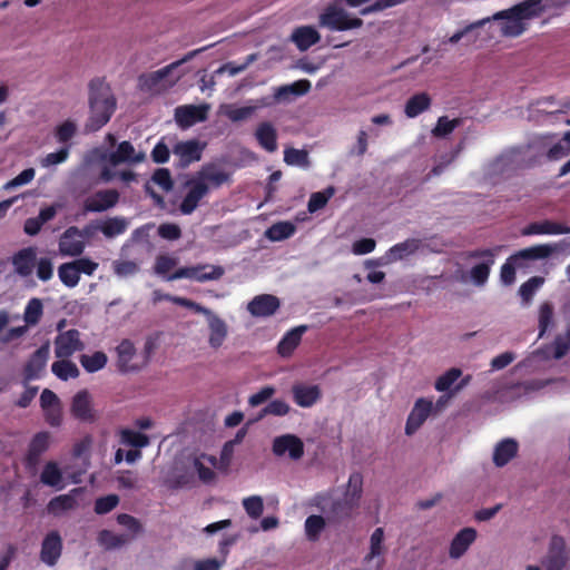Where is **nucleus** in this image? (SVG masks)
Instances as JSON below:
<instances>
[{"label": "nucleus", "mask_w": 570, "mask_h": 570, "mask_svg": "<svg viewBox=\"0 0 570 570\" xmlns=\"http://www.w3.org/2000/svg\"><path fill=\"white\" fill-rule=\"evenodd\" d=\"M90 117L86 124V130L94 132L102 128L116 110V98L110 87L100 78L89 82Z\"/></svg>", "instance_id": "f257e3e1"}, {"label": "nucleus", "mask_w": 570, "mask_h": 570, "mask_svg": "<svg viewBox=\"0 0 570 570\" xmlns=\"http://www.w3.org/2000/svg\"><path fill=\"white\" fill-rule=\"evenodd\" d=\"M566 239L552 244H539L523 248L511 255L501 266L500 277L504 285H511L515 281V271L528 267V261L546 259L552 254L561 250L566 245Z\"/></svg>", "instance_id": "f03ea898"}, {"label": "nucleus", "mask_w": 570, "mask_h": 570, "mask_svg": "<svg viewBox=\"0 0 570 570\" xmlns=\"http://www.w3.org/2000/svg\"><path fill=\"white\" fill-rule=\"evenodd\" d=\"M318 511L325 514L326 520L331 524H340L352 518L357 504L348 498L334 499L328 493H317L312 503Z\"/></svg>", "instance_id": "7ed1b4c3"}, {"label": "nucleus", "mask_w": 570, "mask_h": 570, "mask_svg": "<svg viewBox=\"0 0 570 570\" xmlns=\"http://www.w3.org/2000/svg\"><path fill=\"white\" fill-rule=\"evenodd\" d=\"M320 26L331 30L345 31L362 27L363 20L360 18H350L344 9L330 6L320 16Z\"/></svg>", "instance_id": "20e7f679"}, {"label": "nucleus", "mask_w": 570, "mask_h": 570, "mask_svg": "<svg viewBox=\"0 0 570 570\" xmlns=\"http://www.w3.org/2000/svg\"><path fill=\"white\" fill-rule=\"evenodd\" d=\"M186 186L188 191L179 205V210L183 215H190L198 207L199 202L209 193V186L196 177L188 179Z\"/></svg>", "instance_id": "39448f33"}, {"label": "nucleus", "mask_w": 570, "mask_h": 570, "mask_svg": "<svg viewBox=\"0 0 570 570\" xmlns=\"http://www.w3.org/2000/svg\"><path fill=\"white\" fill-rule=\"evenodd\" d=\"M204 148L205 144H202L197 139L178 141L173 148L174 155L178 158L177 167L185 169L193 163L199 161Z\"/></svg>", "instance_id": "423d86ee"}, {"label": "nucleus", "mask_w": 570, "mask_h": 570, "mask_svg": "<svg viewBox=\"0 0 570 570\" xmlns=\"http://www.w3.org/2000/svg\"><path fill=\"white\" fill-rule=\"evenodd\" d=\"M70 412L80 422L94 423L97 420L91 395L87 390H81L73 395Z\"/></svg>", "instance_id": "0eeeda50"}, {"label": "nucleus", "mask_w": 570, "mask_h": 570, "mask_svg": "<svg viewBox=\"0 0 570 570\" xmlns=\"http://www.w3.org/2000/svg\"><path fill=\"white\" fill-rule=\"evenodd\" d=\"M120 194L116 189L97 190L87 197L83 209L87 213H101L115 207L119 202Z\"/></svg>", "instance_id": "6e6552de"}, {"label": "nucleus", "mask_w": 570, "mask_h": 570, "mask_svg": "<svg viewBox=\"0 0 570 570\" xmlns=\"http://www.w3.org/2000/svg\"><path fill=\"white\" fill-rule=\"evenodd\" d=\"M83 347L80 333L75 328L60 333L55 340V354L58 358H67Z\"/></svg>", "instance_id": "1a4fd4ad"}, {"label": "nucleus", "mask_w": 570, "mask_h": 570, "mask_svg": "<svg viewBox=\"0 0 570 570\" xmlns=\"http://www.w3.org/2000/svg\"><path fill=\"white\" fill-rule=\"evenodd\" d=\"M59 253L62 256L77 257L83 253L86 247L85 242L81 239L80 229L77 226L68 227L60 236Z\"/></svg>", "instance_id": "9d476101"}, {"label": "nucleus", "mask_w": 570, "mask_h": 570, "mask_svg": "<svg viewBox=\"0 0 570 570\" xmlns=\"http://www.w3.org/2000/svg\"><path fill=\"white\" fill-rule=\"evenodd\" d=\"M208 106L207 105H185L175 109V120L177 125L183 128H189L197 122L207 119Z\"/></svg>", "instance_id": "9b49d317"}, {"label": "nucleus", "mask_w": 570, "mask_h": 570, "mask_svg": "<svg viewBox=\"0 0 570 570\" xmlns=\"http://www.w3.org/2000/svg\"><path fill=\"white\" fill-rule=\"evenodd\" d=\"M273 452L277 456L288 453L292 460H299L304 455V443L294 434H285L274 439Z\"/></svg>", "instance_id": "f8f14e48"}, {"label": "nucleus", "mask_w": 570, "mask_h": 570, "mask_svg": "<svg viewBox=\"0 0 570 570\" xmlns=\"http://www.w3.org/2000/svg\"><path fill=\"white\" fill-rule=\"evenodd\" d=\"M433 410V403L430 400L424 397L419 399L412 411L410 412L406 424H405V434L412 435L414 434L426 421L429 415Z\"/></svg>", "instance_id": "ddd939ff"}, {"label": "nucleus", "mask_w": 570, "mask_h": 570, "mask_svg": "<svg viewBox=\"0 0 570 570\" xmlns=\"http://www.w3.org/2000/svg\"><path fill=\"white\" fill-rule=\"evenodd\" d=\"M568 560L566 541L561 535L550 540L548 556L544 562L547 570H562Z\"/></svg>", "instance_id": "4468645a"}, {"label": "nucleus", "mask_w": 570, "mask_h": 570, "mask_svg": "<svg viewBox=\"0 0 570 570\" xmlns=\"http://www.w3.org/2000/svg\"><path fill=\"white\" fill-rule=\"evenodd\" d=\"M50 440L51 435L47 431H41L33 435L29 443L28 452L24 460L26 466L28 469H35L39 464L41 455L50 446Z\"/></svg>", "instance_id": "2eb2a0df"}, {"label": "nucleus", "mask_w": 570, "mask_h": 570, "mask_svg": "<svg viewBox=\"0 0 570 570\" xmlns=\"http://www.w3.org/2000/svg\"><path fill=\"white\" fill-rule=\"evenodd\" d=\"M279 306L278 297L271 294H261L248 303L247 311L255 317H268L274 315Z\"/></svg>", "instance_id": "dca6fc26"}, {"label": "nucleus", "mask_w": 570, "mask_h": 570, "mask_svg": "<svg viewBox=\"0 0 570 570\" xmlns=\"http://www.w3.org/2000/svg\"><path fill=\"white\" fill-rule=\"evenodd\" d=\"M62 539L58 531H50L41 544L40 558L48 566H55L61 556Z\"/></svg>", "instance_id": "f3484780"}, {"label": "nucleus", "mask_w": 570, "mask_h": 570, "mask_svg": "<svg viewBox=\"0 0 570 570\" xmlns=\"http://www.w3.org/2000/svg\"><path fill=\"white\" fill-rule=\"evenodd\" d=\"M49 346L47 344L37 348L24 366V384L31 380L39 379L49 358Z\"/></svg>", "instance_id": "a211bd4d"}, {"label": "nucleus", "mask_w": 570, "mask_h": 570, "mask_svg": "<svg viewBox=\"0 0 570 570\" xmlns=\"http://www.w3.org/2000/svg\"><path fill=\"white\" fill-rule=\"evenodd\" d=\"M542 0H525L514 7L499 11L491 19L501 20V19H510L515 18L517 20L529 19L532 16L537 14L535 8L541 4Z\"/></svg>", "instance_id": "6ab92c4d"}, {"label": "nucleus", "mask_w": 570, "mask_h": 570, "mask_svg": "<svg viewBox=\"0 0 570 570\" xmlns=\"http://www.w3.org/2000/svg\"><path fill=\"white\" fill-rule=\"evenodd\" d=\"M561 234H570V226L549 219L530 223L522 229L524 236Z\"/></svg>", "instance_id": "aec40b11"}, {"label": "nucleus", "mask_w": 570, "mask_h": 570, "mask_svg": "<svg viewBox=\"0 0 570 570\" xmlns=\"http://www.w3.org/2000/svg\"><path fill=\"white\" fill-rule=\"evenodd\" d=\"M476 537L478 532L474 528L466 527L461 529L451 541L449 549L450 558H461L475 541Z\"/></svg>", "instance_id": "412c9836"}, {"label": "nucleus", "mask_w": 570, "mask_h": 570, "mask_svg": "<svg viewBox=\"0 0 570 570\" xmlns=\"http://www.w3.org/2000/svg\"><path fill=\"white\" fill-rule=\"evenodd\" d=\"M294 402L301 407L313 406L322 396L318 385L297 383L292 386Z\"/></svg>", "instance_id": "4be33fe9"}, {"label": "nucleus", "mask_w": 570, "mask_h": 570, "mask_svg": "<svg viewBox=\"0 0 570 570\" xmlns=\"http://www.w3.org/2000/svg\"><path fill=\"white\" fill-rule=\"evenodd\" d=\"M145 158L144 153H136L132 144L125 140L109 155L108 160L111 165L117 166L122 163L139 164L142 163Z\"/></svg>", "instance_id": "5701e85b"}, {"label": "nucleus", "mask_w": 570, "mask_h": 570, "mask_svg": "<svg viewBox=\"0 0 570 570\" xmlns=\"http://www.w3.org/2000/svg\"><path fill=\"white\" fill-rule=\"evenodd\" d=\"M519 451V443L511 438H507L498 442L493 450V463L497 468L505 466L514 459Z\"/></svg>", "instance_id": "b1692460"}, {"label": "nucleus", "mask_w": 570, "mask_h": 570, "mask_svg": "<svg viewBox=\"0 0 570 570\" xmlns=\"http://www.w3.org/2000/svg\"><path fill=\"white\" fill-rule=\"evenodd\" d=\"M204 316H206L209 327L208 343L213 348H218L223 345L227 336V325L223 318L214 314L210 309L209 314H204Z\"/></svg>", "instance_id": "393cba45"}, {"label": "nucleus", "mask_w": 570, "mask_h": 570, "mask_svg": "<svg viewBox=\"0 0 570 570\" xmlns=\"http://www.w3.org/2000/svg\"><path fill=\"white\" fill-rule=\"evenodd\" d=\"M37 253L33 247L22 248L12 256V265L16 273L21 277H27L32 273L36 264Z\"/></svg>", "instance_id": "a878e982"}, {"label": "nucleus", "mask_w": 570, "mask_h": 570, "mask_svg": "<svg viewBox=\"0 0 570 570\" xmlns=\"http://www.w3.org/2000/svg\"><path fill=\"white\" fill-rule=\"evenodd\" d=\"M117 353V367L121 373H128L137 371L138 367L131 364L132 358L136 355V347L134 343L125 338L116 347Z\"/></svg>", "instance_id": "bb28decb"}, {"label": "nucleus", "mask_w": 570, "mask_h": 570, "mask_svg": "<svg viewBox=\"0 0 570 570\" xmlns=\"http://www.w3.org/2000/svg\"><path fill=\"white\" fill-rule=\"evenodd\" d=\"M180 61L173 62L161 69H158L153 72L142 73L138 77V85L139 88L144 91H153L155 90L158 85L166 79L169 73L179 66Z\"/></svg>", "instance_id": "cd10ccee"}, {"label": "nucleus", "mask_w": 570, "mask_h": 570, "mask_svg": "<svg viewBox=\"0 0 570 570\" xmlns=\"http://www.w3.org/2000/svg\"><path fill=\"white\" fill-rule=\"evenodd\" d=\"M320 39L321 36L318 31L312 26L297 27L291 36V40L301 51H306L312 46L316 45Z\"/></svg>", "instance_id": "c85d7f7f"}, {"label": "nucleus", "mask_w": 570, "mask_h": 570, "mask_svg": "<svg viewBox=\"0 0 570 570\" xmlns=\"http://www.w3.org/2000/svg\"><path fill=\"white\" fill-rule=\"evenodd\" d=\"M307 326L301 325L288 331L279 341L277 352L283 357H288L302 341V335L306 332Z\"/></svg>", "instance_id": "c756f323"}, {"label": "nucleus", "mask_w": 570, "mask_h": 570, "mask_svg": "<svg viewBox=\"0 0 570 570\" xmlns=\"http://www.w3.org/2000/svg\"><path fill=\"white\" fill-rule=\"evenodd\" d=\"M195 177L197 179H202L204 184H207L209 187L212 186L214 188L220 187L229 179V175L227 173L213 164L203 166Z\"/></svg>", "instance_id": "7c9ffc66"}, {"label": "nucleus", "mask_w": 570, "mask_h": 570, "mask_svg": "<svg viewBox=\"0 0 570 570\" xmlns=\"http://www.w3.org/2000/svg\"><path fill=\"white\" fill-rule=\"evenodd\" d=\"M128 220L125 217L115 216L106 218L96 225L97 230L106 238H115L122 235L128 228Z\"/></svg>", "instance_id": "2f4dec72"}, {"label": "nucleus", "mask_w": 570, "mask_h": 570, "mask_svg": "<svg viewBox=\"0 0 570 570\" xmlns=\"http://www.w3.org/2000/svg\"><path fill=\"white\" fill-rule=\"evenodd\" d=\"M255 137L258 144L268 153L277 149V132L269 122H262L256 129Z\"/></svg>", "instance_id": "473e14b6"}, {"label": "nucleus", "mask_w": 570, "mask_h": 570, "mask_svg": "<svg viewBox=\"0 0 570 570\" xmlns=\"http://www.w3.org/2000/svg\"><path fill=\"white\" fill-rule=\"evenodd\" d=\"M421 245V240L415 238L405 239L402 243H397L392 246L387 253L386 257L390 262L401 261L412 254H414Z\"/></svg>", "instance_id": "72a5a7b5"}, {"label": "nucleus", "mask_w": 570, "mask_h": 570, "mask_svg": "<svg viewBox=\"0 0 570 570\" xmlns=\"http://www.w3.org/2000/svg\"><path fill=\"white\" fill-rule=\"evenodd\" d=\"M431 106V98L426 92L415 94L405 104L404 112L409 118H415Z\"/></svg>", "instance_id": "f704fd0d"}, {"label": "nucleus", "mask_w": 570, "mask_h": 570, "mask_svg": "<svg viewBox=\"0 0 570 570\" xmlns=\"http://www.w3.org/2000/svg\"><path fill=\"white\" fill-rule=\"evenodd\" d=\"M62 480V472L58 464L53 461L47 462L40 474V481L48 487L61 490L63 488Z\"/></svg>", "instance_id": "c9c22d12"}, {"label": "nucleus", "mask_w": 570, "mask_h": 570, "mask_svg": "<svg viewBox=\"0 0 570 570\" xmlns=\"http://www.w3.org/2000/svg\"><path fill=\"white\" fill-rule=\"evenodd\" d=\"M326 517L324 518L320 514H312L307 517L304 523L306 539L311 542L318 541L326 527Z\"/></svg>", "instance_id": "e433bc0d"}, {"label": "nucleus", "mask_w": 570, "mask_h": 570, "mask_svg": "<svg viewBox=\"0 0 570 570\" xmlns=\"http://www.w3.org/2000/svg\"><path fill=\"white\" fill-rule=\"evenodd\" d=\"M191 269L194 271V276H191V279L200 283L216 281L224 275V268L222 266L210 264H200L197 266H191Z\"/></svg>", "instance_id": "4c0bfd02"}, {"label": "nucleus", "mask_w": 570, "mask_h": 570, "mask_svg": "<svg viewBox=\"0 0 570 570\" xmlns=\"http://www.w3.org/2000/svg\"><path fill=\"white\" fill-rule=\"evenodd\" d=\"M296 227L291 222H278L267 228L265 235L272 242H281L294 235Z\"/></svg>", "instance_id": "58836bf2"}, {"label": "nucleus", "mask_w": 570, "mask_h": 570, "mask_svg": "<svg viewBox=\"0 0 570 570\" xmlns=\"http://www.w3.org/2000/svg\"><path fill=\"white\" fill-rule=\"evenodd\" d=\"M79 362L86 372L95 373L102 370L106 366L108 357L105 352L97 351L91 355L82 354L79 357Z\"/></svg>", "instance_id": "ea45409f"}, {"label": "nucleus", "mask_w": 570, "mask_h": 570, "mask_svg": "<svg viewBox=\"0 0 570 570\" xmlns=\"http://www.w3.org/2000/svg\"><path fill=\"white\" fill-rule=\"evenodd\" d=\"M51 371L58 379L62 381L77 379L80 374L77 365L73 362L63 358L53 362L51 365Z\"/></svg>", "instance_id": "a19ab883"}, {"label": "nucleus", "mask_w": 570, "mask_h": 570, "mask_svg": "<svg viewBox=\"0 0 570 570\" xmlns=\"http://www.w3.org/2000/svg\"><path fill=\"white\" fill-rule=\"evenodd\" d=\"M58 276L61 283L69 288L76 287L80 281V275L73 262L61 264L58 267Z\"/></svg>", "instance_id": "79ce46f5"}, {"label": "nucleus", "mask_w": 570, "mask_h": 570, "mask_svg": "<svg viewBox=\"0 0 570 570\" xmlns=\"http://www.w3.org/2000/svg\"><path fill=\"white\" fill-rule=\"evenodd\" d=\"M77 500L72 494H61L52 498L48 503V511L52 514L75 509Z\"/></svg>", "instance_id": "37998d69"}, {"label": "nucleus", "mask_w": 570, "mask_h": 570, "mask_svg": "<svg viewBox=\"0 0 570 570\" xmlns=\"http://www.w3.org/2000/svg\"><path fill=\"white\" fill-rule=\"evenodd\" d=\"M129 538L125 534H115L110 530H101L98 533V542L108 550L119 548L128 542Z\"/></svg>", "instance_id": "c03bdc74"}, {"label": "nucleus", "mask_w": 570, "mask_h": 570, "mask_svg": "<svg viewBox=\"0 0 570 570\" xmlns=\"http://www.w3.org/2000/svg\"><path fill=\"white\" fill-rule=\"evenodd\" d=\"M42 313H43V305H42L41 299L33 297L28 302V304L24 308V314H23L24 322L28 325H36L39 323V321L42 316Z\"/></svg>", "instance_id": "a18cd8bd"}, {"label": "nucleus", "mask_w": 570, "mask_h": 570, "mask_svg": "<svg viewBox=\"0 0 570 570\" xmlns=\"http://www.w3.org/2000/svg\"><path fill=\"white\" fill-rule=\"evenodd\" d=\"M551 348L553 350V357L556 360H561L567 353L570 351V325L567 327L563 334H558L552 344Z\"/></svg>", "instance_id": "49530a36"}, {"label": "nucleus", "mask_w": 570, "mask_h": 570, "mask_svg": "<svg viewBox=\"0 0 570 570\" xmlns=\"http://www.w3.org/2000/svg\"><path fill=\"white\" fill-rule=\"evenodd\" d=\"M120 435H121V442L124 444H127V445H130V446H134L137 449L145 448L149 444V438L141 432H137V431H134L130 429H124V430H121Z\"/></svg>", "instance_id": "de8ad7c7"}, {"label": "nucleus", "mask_w": 570, "mask_h": 570, "mask_svg": "<svg viewBox=\"0 0 570 570\" xmlns=\"http://www.w3.org/2000/svg\"><path fill=\"white\" fill-rule=\"evenodd\" d=\"M554 309L550 302H544L539 308V337H542L553 324Z\"/></svg>", "instance_id": "09e8293b"}, {"label": "nucleus", "mask_w": 570, "mask_h": 570, "mask_svg": "<svg viewBox=\"0 0 570 570\" xmlns=\"http://www.w3.org/2000/svg\"><path fill=\"white\" fill-rule=\"evenodd\" d=\"M284 161L289 166L307 167L309 165L307 151L293 147L284 150Z\"/></svg>", "instance_id": "8fccbe9b"}, {"label": "nucleus", "mask_w": 570, "mask_h": 570, "mask_svg": "<svg viewBox=\"0 0 570 570\" xmlns=\"http://www.w3.org/2000/svg\"><path fill=\"white\" fill-rule=\"evenodd\" d=\"M362 491H363V476L358 472H353L348 478L345 498H348V500H353L357 504L358 500L361 499Z\"/></svg>", "instance_id": "3c124183"}, {"label": "nucleus", "mask_w": 570, "mask_h": 570, "mask_svg": "<svg viewBox=\"0 0 570 570\" xmlns=\"http://www.w3.org/2000/svg\"><path fill=\"white\" fill-rule=\"evenodd\" d=\"M334 194V188L328 187L324 191L313 193L307 203V209L309 213H315L324 208Z\"/></svg>", "instance_id": "603ef678"}, {"label": "nucleus", "mask_w": 570, "mask_h": 570, "mask_svg": "<svg viewBox=\"0 0 570 570\" xmlns=\"http://www.w3.org/2000/svg\"><path fill=\"white\" fill-rule=\"evenodd\" d=\"M493 264L494 259H488V262L480 263L471 268L470 276L476 286H482L487 283Z\"/></svg>", "instance_id": "864d4df0"}, {"label": "nucleus", "mask_w": 570, "mask_h": 570, "mask_svg": "<svg viewBox=\"0 0 570 570\" xmlns=\"http://www.w3.org/2000/svg\"><path fill=\"white\" fill-rule=\"evenodd\" d=\"M544 283V278L540 276H533L529 278L527 282H524L520 288L519 294L523 302L530 303L535 294V292L539 289V287Z\"/></svg>", "instance_id": "5fc2aeb1"}, {"label": "nucleus", "mask_w": 570, "mask_h": 570, "mask_svg": "<svg viewBox=\"0 0 570 570\" xmlns=\"http://www.w3.org/2000/svg\"><path fill=\"white\" fill-rule=\"evenodd\" d=\"M243 507L250 519H258L264 511L263 498L259 495H250L243 500Z\"/></svg>", "instance_id": "6e6d98bb"}, {"label": "nucleus", "mask_w": 570, "mask_h": 570, "mask_svg": "<svg viewBox=\"0 0 570 570\" xmlns=\"http://www.w3.org/2000/svg\"><path fill=\"white\" fill-rule=\"evenodd\" d=\"M462 375V371L456 367L448 370L435 381V390L439 392H445L455 383V381Z\"/></svg>", "instance_id": "4d7b16f0"}, {"label": "nucleus", "mask_w": 570, "mask_h": 570, "mask_svg": "<svg viewBox=\"0 0 570 570\" xmlns=\"http://www.w3.org/2000/svg\"><path fill=\"white\" fill-rule=\"evenodd\" d=\"M289 405L283 400H273L259 413L258 420L266 415L284 416L289 413Z\"/></svg>", "instance_id": "13d9d810"}, {"label": "nucleus", "mask_w": 570, "mask_h": 570, "mask_svg": "<svg viewBox=\"0 0 570 570\" xmlns=\"http://www.w3.org/2000/svg\"><path fill=\"white\" fill-rule=\"evenodd\" d=\"M119 503V497L117 494H108L96 499L94 511L99 514H106L112 511Z\"/></svg>", "instance_id": "bf43d9fd"}, {"label": "nucleus", "mask_w": 570, "mask_h": 570, "mask_svg": "<svg viewBox=\"0 0 570 570\" xmlns=\"http://www.w3.org/2000/svg\"><path fill=\"white\" fill-rule=\"evenodd\" d=\"M460 122L461 120L458 118L449 119L446 116H442L438 119V124L432 132L435 137H445L451 134Z\"/></svg>", "instance_id": "052dcab7"}, {"label": "nucleus", "mask_w": 570, "mask_h": 570, "mask_svg": "<svg viewBox=\"0 0 570 570\" xmlns=\"http://www.w3.org/2000/svg\"><path fill=\"white\" fill-rule=\"evenodd\" d=\"M151 180L165 191H170L174 187V180L167 168H157L151 176Z\"/></svg>", "instance_id": "680f3d73"}, {"label": "nucleus", "mask_w": 570, "mask_h": 570, "mask_svg": "<svg viewBox=\"0 0 570 570\" xmlns=\"http://www.w3.org/2000/svg\"><path fill=\"white\" fill-rule=\"evenodd\" d=\"M77 131L76 124L71 120H66L56 128V138L59 142H68Z\"/></svg>", "instance_id": "e2e57ef3"}, {"label": "nucleus", "mask_w": 570, "mask_h": 570, "mask_svg": "<svg viewBox=\"0 0 570 570\" xmlns=\"http://www.w3.org/2000/svg\"><path fill=\"white\" fill-rule=\"evenodd\" d=\"M177 265V259L168 255H158L156 257L154 271L156 274L165 276Z\"/></svg>", "instance_id": "0e129e2a"}, {"label": "nucleus", "mask_w": 570, "mask_h": 570, "mask_svg": "<svg viewBox=\"0 0 570 570\" xmlns=\"http://www.w3.org/2000/svg\"><path fill=\"white\" fill-rule=\"evenodd\" d=\"M384 540V531L382 528H376L371 535V547L367 559H373L382 553V544Z\"/></svg>", "instance_id": "69168bd1"}, {"label": "nucleus", "mask_w": 570, "mask_h": 570, "mask_svg": "<svg viewBox=\"0 0 570 570\" xmlns=\"http://www.w3.org/2000/svg\"><path fill=\"white\" fill-rule=\"evenodd\" d=\"M151 160L155 164H166L170 157V150L165 144L164 139H160L151 150Z\"/></svg>", "instance_id": "338daca9"}, {"label": "nucleus", "mask_w": 570, "mask_h": 570, "mask_svg": "<svg viewBox=\"0 0 570 570\" xmlns=\"http://www.w3.org/2000/svg\"><path fill=\"white\" fill-rule=\"evenodd\" d=\"M117 522L120 525L127 528L132 534H138L142 531V525L139 522V520L130 514H127V513L118 514Z\"/></svg>", "instance_id": "774afa93"}]
</instances>
